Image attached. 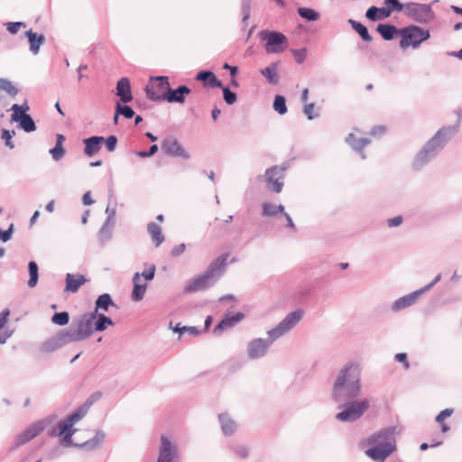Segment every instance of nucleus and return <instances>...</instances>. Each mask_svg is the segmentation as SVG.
Here are the masks:
<instances>
[{"label": "nucleus", "instance_id": "f257e3e1", "mask_svg": "<svg viewBox=\"0 0 462 462\" xmlns=\"http://www.w3.org/2000/svg\"><path fill=\"white\" fill-rule=\"evenodd\" d=\"M362 391L361 368L356 362L346 363L337 373L331 389V400L342 409L335 419L341 422H355L370 407L367 398L357 399Z\"/></svg>", "mask_w": 462, "mask_h": 462}, {"label": "nucleus", "instance_id": "f03ea898", "mask_svg": "<svg viewBox=\"0 0 462 462\" xmlns=\"http://www.w3.org/2000/svg\"><path fill=\"white\" fill-rule=\"evenodd\" d=\"M93 401L88 400L83 405L79 407L74 412L60 420L51 430L49 431L51 437H61V444L65 447H77L93 450L100 446L105 439V433L102 430L96 432L95 436L80 444L74 443L72 436L76 432L73 424L83 419L88 413V409L92 405Z\"/></svg>", "mask_w": 462, "mask_h": 462}, {"label": "nucleus", "instance_id": "7ed1b4c3", "mask_svg": "<svg viewBox=\"0 0 462 462\" xmlns=\"http://www.w3.org/2000/svg\"><path fill=\"white\" fill-rule=\"evenodd\" d=\"M303 311L296 310L289 313L276 327L267 331V338L257 337L250 340L246 346L249 359L258 360L264 357L272 345L278 338L291 331L302 319Z\"/></svg>", "mask_w": 462, "mask_h": 462}, {"label": "nucleus", "instance_id": "20e7f679", "mask_svg": "<svg viewBox=\"0 0 462 462\" xmlns=\"http://www.w3.org/2000/svg\"><path fill=\"white\" fill-rule=\"evenodd\" d=\"M396 429L394 427L383 428L366 438L363 444L368 446L365 450L366 457L374 462H385L397 449Z\"/></svg>", "mask_w": 462, "mask_h": 462}, {"label": "nucleus", "instance_id": "39448f33", "mask_svg": "<svg viewBox=\"0 0 462 462\" xmlns=\"http://www.w3.org/2000/svg\"><path fill=\"white\" fill-rule=\"evenodd\" d=\"M458 131V125L440 128L435 135L417 153L413 167L417 170L426 165L430 160L436 157L446 143Z\"/></svg>", "mask_w": 462, "mask_h": 462}, {"label": "nucleus", "instance_id": "423d86ee", "mask_svg": "<svg viewBox=\"0 0 462 462\" xmlns=\"http://www.w3.org/2000/svg\"><path fill=\"white\" fill-rule=\"evenodd\" d=\"M227 257L228 254H224L215 259L203 273L195 276L186 283L184 292L192 293L213 286L224 273Z\"/></svg>", "mask_w": 462, "mask_h": 462}, {"label": "nucleus", "instance_id": "0eeeda50", "mask_svg": "<svg viewBox=\"0 0 462 462\" xmlns=\"http://www.w3.org/2000/svg\"><path fill=\"white\" fill-rule=\"evenodd\" d=\"M96 312H86L73 319L69 328L59 333V340L61 344L79 342L88 338L94 329Z\"/></svg>", "mask_w": 462, "mask_h": 462}, {"label": "nucleus", "instance_id": "6e6552de", "mask_svg": "<svg viewBox=\"0 0 462 462\" xmlns=\"http://www.w3.org/2000/svg\"><path fill=\"white\" fill-rule=\"evenodd\" d=\"M400 33L402 35L400 42L402 49H407L409 46L417 49L421 42L430 38L429 30L422 29L416 25L407 26L402 29Z\"/></svg>", "mask_w": 462, "mask_h": 462}, {"label": "nucleus", "instance_id": "1a4fd4ad", "mask_svg": "<svg viewBox=\"0 0 462 462\" xmlns=\"http://www.w3.org/2000/svg\"><path fill=\"white\" fill-rule=\"evenodd\" d=\"M168 90H170L169 79L166 76L151 78L145 87L147 97L152 101H162Z\"/></svg>", "mask_w": 462, "mask_h": 462}, {"label": "nucleus", "instance_id": "9d476101", "mask_svg": "<svg viewBox=\"0 0 462 462\" xmlns=\"http://www.w3.org/2000/svg\"><path fill=\"white\" fill-rule=\"evenodd\" d=\"M404 13L412 20L418 23H429L434 16L430 5L407 3Z\"/></svg>", "mask_w": 462, "mask_h": 462}, {"label": "nucleus", "instance_id": "9b49d317", "mask_svg": "<svg viewBox=\"0 0 462 462\" xmlns=\"http://www.w3.org/2000/svg\"><path fill=\"white\" fill-rule=\"evenodd\" d=\"M49 422V420H42L30 425L25 430L16 436L11 447V451L16 449L18 447L29 442L31 439L38 436L44 430Z\"/></svg>", "mask_w": 462, "mask_h": 462}, {"label": "nucleus", "instance_id": "f8f14e48", "mask_svg": "<svg viewBox=\"0 0 462 462\" xmlns=\"http://www.w3.org/2000/svg\"><path fill=\"white\" fill-rule=\"evenodd\" d=\"M262 40H265V51L267 53H281L283 51L282 47L287 42L286 36L276 31H262L260 32Z\"/></svg>", "mask_w": 462, "mask_h": 462}, {"label": "nucleus", "instance_id": "ddd939ff", "mask_svg": "<svg viewBox=\"0 0 462 462\" xmlns=\"http://www.w3.org/2000/svg\"><path fill=\"white\" fill-rule=\"evenodd\" d=\"M286 167L277 165L268 168L265 171L264 178L268 189L275 193H280L283 188V179Z\"/></svg>", "mask_w": 462, "mask_h": 462}, {"label": "nucleus", "instance_id": "4468645a", "mask_svg": "<svg viewBox=\"0 0 462 462\" xmlns=\"http://www.w3.org/2000/svg\"><path fill=\"white\" fill-rule=\"evenodd\" d=\"M162 149L166 154L173 157H181L185 160L190 157L180 143L172 136H168L162 141Z\"/></svg>", "mask_w": 462, "mask_h": 462}, {"label": "nucleus", "instance_id": "2eb2a0df", "mask_svg": "<svg viewBox=\"0 0 462 462\" xmlns=\"http://www.w3.org/2000/svg\"><path fill=\"white\" fill-rule=\"evenodd\" d=\"M178 455L177 447L166 437H161L159 457L157 462H172Z\"/></svg>", "mask_w": 462, "mask_h": 462}, {"label": "nucleus", "instance_id": "dca6fc26", "mask_svg": "<svg viewBox=\"0 0 462 462\" xmlns=\"http://www.w3.org/2000/svg\"><path fill=\"white\" fill-rule=\"evenodd\" d=\"M422 295L421 291L419 290H416L407 295H404L399 299H397L391 306V310L393 312H398L400 310H402L408 307L412 306L417 302L419 298Z\"/></svg>", "mask_w": 462, "mask_h": 462}, {"label": "nucleus", "instance_id": "f3484780", "mask_svg": "<svg viewBox=\"0 0 462 462\" xmlns=\"http://www.w3.org/2000/svg\"><path fill=\"white\" fill-rule=\"evenodd\" d=\"M245 318L244 313L236 312L235 314L227 313L223 319L214 328L215 334H221L224 330L234 328Z\"/></svg>", "mask_w": 462, "mask_h": 462}, {"label": "nucleus", "instance_id": "a211bd4d", "mask_svg": "<svg viewBox=\"0 0 462 462\" xmlns=\"http://www.w3.org/2000/svg\"><path fill=\"white\" fill-rule=\"evenodd\" d=\"M104 142H105L104 136L94 135V136H91L88 138H85L83 140V143L85 145V147H84L85 155H87L88 157L94 156L96 153H97L100 151Z\"/></svg>", "mask_w": 462, "mask_h": 462}, {"label": "nucleus", "instance_id": "6ab92c4d", "mask_svg": "<svg viewBox=\"0 0 462 462\" xmlns=\"http://www.w3.org/2000/svg\"><path fill=\"white\" fill-rule=\"evenodd\" d=\"M190 93V88L186 85H181L176 89L168 90L163 100H167L169 103H183L185 101V95Z\"/></svg>", "mask_w": 462, "mask_h": 462}, {"label": "nucleus", "instance_id": "aec40b11", "mask_svg": "<svg viewBox=\"0 0 462 462\" xmlns=\"http://www.w3.org/2000/svg\"><path fill=\"white\" fill-rule=\"evenodd\" d=\"M116 96L120 97V101L126 104L133 99L131 92L130 81L127 78L120 79L116 83Z\"/></svg>", "mask_w": 462, "mask_h": 462}, {"label": "nucleus", "instance_id": "412c9836", "mask_svg": "<svg viewBox=\"0 0 462 462\" xmlns=\"http://www.w3.org/2000/svg\"><path fill=\"white\" fill-rule=\"evenodd\" d=\"M346 142L348 145L352 147L353 150L357 152L360 154L362 160H365L366 156L363 151V149L370 143V139L368 138H360L356 139L353 133L349 134L346 138Z\"/></svg>", "mask_w": 462, "mask_h": 462}, {"label": "nucleus", "instance_id": "4be33fe9", "mask_svg": "<svg viewBox=\"0 0 462 462\" xmlns=\"http://www.w3.org/2000/svg\"><path fill=\"white\" fill-rule=\"evenodd\" d=\"M66 286L65 291L75 293L79 291L81 285L87 282V279L82 274H66Z\"/></svg>", "mask_w": 462, "mask_h": 462}, {"label": "nucleus", "instance_id": "5701e85b", "mask_svg": "<svg viewBox=\"0 0 462 462\" xmlns=\"http://www.w3.org/2000/svg\"><path fill=\"white\" fill-rule=\"evenodd\" d=\"M26 37L28 38L30 51L33 55H37L40 51V47L45 42V36L43 34H38L32 30H29L25 32Z\"/></svg>", "mask_w": 462, "mask_h": 462}, {"label": "nucleus", "instance_id": "b1692460", "mask_svg": "<svg viewBox=\"0 0 462 462\" xmlns=\"http://www.w3.org/2000/svg\"><path fill=\"white\" fill-rule=\"evenodd\" d=\"M133 283H134V289H133V292H132V299L135 301H140L144 297V294H145L146 289H147V284L145 282H141L139 273H135L134 274Z\"/></svg>", "mask_w": 462, "mask_h": 462}, {"label": "nucleus", "instance_id": "393cba45", "mask_svg": "<svg viewBox=\"0 0 462 462\" xmlns=\"http://www.w3.org/2000/svg\"><path fill=\"white\" fill-rule=\"evenodd\" d=\"M261 74L266 79L270 85L275 86L280 81L278 74V62H273L266 68L261 69Z\"/></svg>", "mask_w": 462, "mask_h": 462}, {"label": "nucleus", "instance_id": "a878e982", "mask_svg": "<svg viewBox=\"0 0 462 462\" xmlns=\"http://www.w3.org/2000/svg\"><path fill=\"white\" fill-rule=\"evenodd\" d=\"M147 230L152 237L154 246L159 247L165 239L162 227L154 222H150L147 225Z\"/></svg>", "mask_w": 462, "mask_h": 462}, {"label": "nucleus", "instance_id": "bb28decb", "mask_svg": "<svg viewBox=\"0 0 462 462\" xmlns=\"http://www.w3.org/2000/svg\"><path fill=\"white\" fill-rule=\"evenodd\" d=\"M196 79L199 81H203L212 88H222V82L217 79L212 71L209 70L199 71L196 76Z\"/></svg>", "mask_w": 462, "mask_h": 462}, {"label": "nucleus", "instance_id": "cd10ccee", "mask_svg": "<svg viewBox=\"0 0 462 462\" xmlns=\"http://www.w3.org/2000/svg\"><path fill=\"white\" fill-rule=\"evenodd\" d=\"M11 120L17 122L19 124V127L26 133H32L36 130V125L32 117L28 114L19 117L16 116H11Z\"/></svg>", "mask_w": 462, "mask_h": 462}, {"label": "nucleus", "instance_id": "c85d7f7f", "mask_svg": "<svg viewBox=\"0 0 462 462\" xmlns=\"http://www.w3.org/2000/svg\"><path fill=\"white\" fill-rule=\"evenodd\" d=\"M390 16V10L385 6L376 7L374 5L366 10L365 17L371 21L383 20Z\"/></svg>", "mask_w": 462, "mask_h": 462}, {"label": "nucleus", "instance_id": "c756f323", "mask_svg": "<svg viewBox=\"0 0 462 462\" xmlns=\"http://www.w3.org/2000/svg\"><path fill=\"white\" fill-rule=\"evenodd\" d=\"M218 419L225 436H231L236 429V422L226 413H220Z\"/></svg>", "mask_w": 462, "mask_h": 462}, {"label": "nucleus", "instance_id": "7c9ffc66", "mask_svg": "<svg viewBox=\"0 0 462 462\" xmlns=\"http://www.w3.org/2000/svg\"><path fill=\"white\" fill-rule=\"evenodd\" d=\"M376 31L380 33L385 41H391L393 39L394 35L398 33V29L396 26L393 24H383L380 23L376 27Z\"/></svg>", "mask_w": 462, "mask_h": 462}, {"label": "nucleus", "instance_id": "2f4dec72", "mask_svg": "<svg viewBox=\"0 0 462 462\" xmlns=\"http://www.w3.org/2000/svg\"><path fill=\"white\" fill-rule=\"evenodd\" d=\"M348 23L359 34L363 41L366 42H372L373 38L369 34L367 28L364 24L353 19H349Z\"/></svg>", "mask_w": 462, "mask_h": 462}, {"label": "nucleus", "instance_id": "473e14b6", "mask_svg": "<svg viewBox=\"0 0 462 462\" xmlns=\"http://www.w3.org/2000/svg\"><path fill=\"white\" fill-rule=\"evenodd\" d=\"M114 301L108 293L101 294L96 300V307L95 310L92 312H96V314L98 312V310H102L104 311H106L109 308V306H113Z\"/></svg>", "mask_w": 462, "mask_h": 462}, {"label": "nucleus", "instance_id": "72a5a7b5", "mask_svg": "<svg viewBox=\"0 0 462 462\" xmlns=\"http://www.w3.org/2000/svg\"><path fill=\"white\" fill-rule=\"evenodd\" d=\"M96 319V322H94L95 331L101 332L106 330L108 326L114 325L113 320L103 313H97Z\"/></svg>", "mask_w": 462, "mask_h": 462}, {"label": "nucleus", "instance_id": "f704fd0d", "mask_svg": "<svg viewBox=\"0 0 462 462\" xmlns=\"http://www.w3.org/2000/svg\"><path fill=\"white\" fill-rule=\"evenodd\" d=\"M28 271L30 274V279L28 281V286L30 288H34L39 280V268L38 264L34 261H31L28 263Z\"/></svg>", "mask_w": 462, "mask_h": 462}, {"label": "nucleus", "instance_id": "c9c22d12", "mask_svg": "<svg viewBox=\"0 0 462 462\" xmlns=\"http://www.w3.org/2000/svg\"><path fill=\"white\" fill-rule=\"evenodd\" d=\"M283 211L284 207L282 204L274 205L268 202L263 204V215L265 217H274Z\"/></svg>", "mask_w": 462, "mask_h": 462}, {"label": "nucleus", "instance_id": "e433bc0d", "mask_svg": "<svg viewBox=\"0 0 462 462\" xmlns=\"http://www.w3.org/2000/svg\"><path fill=\"white\" fill-rule=\"evenodd\" d=\"M10 310L8 309L4 310L0 313V329L3 328L7 323ZM12 336V332L5 331L0 334V344H5L7 339Z\"/></svg>", "mask_w": 462, "mask_h": 462}, {"label": "nucleus", "instance_id": "4c0bfd02", "mask_svg": "<svg viewBox=\"0 0 462 462\" xmlns=\"http://www.w3.org/2000/svg\"><path fill=\"white\" fill-rule=\"evenodd\" d=\"M0 89L5 91L13 97H16L19 93V89L9 79L3 78H0Z\"/></svg>", "mask_w": 462, "mask_h": 462}, {"label": "nucleus", "instance_id": "58836bf2", "mask_svg": "<svg viewBox=\"0 0 462 462\" xmlns=\"http://www.w3.org/2000/svg\"><path fill=\"white\" fill-rule=\"evenodd\" d=\"M298 14L301 18L306 19L307 21H317L319 17L318 12L308 7L298 8Z\"/></svg>", "mask_w": 462, "mask_h": 462}, {"label": "nucleus", "instance_id": "ea45409f", "mask_svg": "<svg viewBox=\"0 0 462 462\" xmlns=\"http://www.w3.org/2000/svg\"><path fill=\"white\" fill-rule=\"evenodd\" d=\"M273 109L279 115H284L287 112L286 99L284 97L277 95L273 101Z\"/></svg>", "mask_w": 462, "mask_h": 462}, {"label": "nucleus", "instance_id": "a19ab883", "mask_svg": "<svg viewBox=\"0 0 462 462\" xmlns=\"http://www.w3.org/2000/svg\"><path fill=\"white\" fill-rule=\"evenodd\" d=\"M113 229L111 226H102L98 231L97 237L101 244H105L112 238Z\"/></svg>", "mask_w": 462, "mask_h": 462}, {"label": "nucleus", "instance_id": "79ce46f5", "mask_svg": "<svg viewBox=\"0 0 462 462\" xmlns=\"http://www.w3.org/2000/svg\"><path fill=\"white\" fill-rule=\"evenodd\" d=\"M385 8L390 10V14L394 12L405 11L406 4H402L399 0H384Z\"/></svg>", "mask_w": 462, "mask_h": 462}, {"label": "nucleus", "instance_id": "37998d69", "mask_svg": "<svg viewBox=\"0 0 462 462\" xmlns=\"http://www.w3.org/2000/svg\"><path fill=\"white\" fill-rule=\"evenodd\" d=\"M51 321L59 326H65L69 321V315L67 311L56 312L52 318Z\"/></svg>", "mask_w": 462, "mask_h": 462}, {"label": "nucleus", "instance_id": "c03bdc74", "mask_svg": "<svg viewBox=\"0 0 462 462\" xmlns=\"http://www.w3.org/2000/svg\"><path fill=\"white\" fill-rule=\"evenodd\" d=\"M116 108L117 109V115H121L126 119H130L134 116V109L127 105H121L120 102H116Z\"/></svg>", "mask_w": 462, "mask_h": 462}, {"label": "nucleus", "instance_id": "a18cd8bd", "mask_svg": "<svg viewBox=\"0 0 462 462\" xmlns=\"http://www.w3.org/2000/svg\"><path fill=\"white\" fill-rule=\"evenodd\" d=\"M223 89V97L225 102L227 105H233L236 102L237 96L235 92L231 91L229 87H223L221 88Z\"/></svg>", "mask_w": 462, "mask_h": 462}, {"label": "nucleus", "instance_id": "49530a36", "mask_svg": "<svg viewBox=\"0 0 462 462\" xmlns=\"http://www.w3.org/2000/svg\"><path fill=\"white\" fill-rule=\"evenodd\" d=\"M65 344H61L59 340V334L57 335L56 338H52L51 340H48L43 345V350L46 352H51L56 350L57 348L64 346Z\"/></svg>", "mask_w": 462, "mask_h": 462}, {"label": "nucleus", "instance_id": "de8ad7c7", "mask_svg": "<svg viewBox=\"0 0 462 462\" xmlns=\"http://www.w3.org/2000/svg\"><path fill=\"white\" fill-rule=\"evenodd\" d=\"M303 113L309 120H313L319 116V113L315 111L314 103L306 104L303 107Z\"/></svg>", "mask_w": 462, "mask_h": 462}, {"label": "nucleus", "instance_id": "09e8293b", "mask_svg": "<svg viewBox=\"0 0 462 462\" xmlns=\"http://www.w3.org/2000/svg\"><path fill=\"white\" fill-rule=\"evenodd\" d=\"M11 110L14 111L11 116H16L19 117L23 116V115H27L26 112L29 110V106L26 102L23 105L14 104L11 107Z\"/></svg>", "mask_w": 462, "mask_h": 462}, {"label": "nucleus", "instance_id": "8fccbe9b", "mask_svg": "<svg viewBox=\"0 0 462 462\" xmlns=\"http://www.w3.org/2000/svg\"><path fill=\"white\" fill-rule=\"evenodd\" d=\"M15 134V132L13 130V131H9L7 129H2V134H1V138L3 140H5V145L9 148V149H14V143H13L12 141V138L13 136Z\"/></svg>", "mask_w": 462, "mask_h": 462}, {"label": "nucleus", "instance_id": "3c124183", "mask_svg": "<svg viewBox=\"0 0 462 462\" xmlns=\"http://www.w3.org/2000/svg\"><path fill=\"white\" fill-rule=\"evenodd\" d=\"M5 25L11 34H16L21 28L26 27V23L23 22H8Z\"/></svg>", "mask_w": 462, "mask_h": 462}, {"label": "nucleus", "instance_id": "603ef678", "mask_svg": "<svg viewBox=\"0 0 462 462\" xmlns=\"http://www.w3.org/2000/svg\"><path fill=\"white\" fill-rule=\"evenodd\" d=\"M49 152L51 154L52 159L56 162L60 161L63 158L65 154V149L63 145L55 144L53 148H51Z\"/></svg>", "mask_w": 462, "mask_h": 462}, {"label": "nucleus", "instance_id": "864d4df0", "mask_svg": "<svg viewBox=\"0 0 462 462\" xmlns=\"http://www.w3.org/2000/svg\"><path fill=\"white\" fill-rule=\"evenodd\" d=\"M241 10L243 14L242 23H245L250 18L251 0H242Z\"/></svg>", "mask_w": 462, "mask_h": 462}, {"label": "nucleus", "instance_id": "5fc2aeb1", "mask_svg": "<svg viewBox=\"0 0 462 462\" xmlns=\"http://www.w3.org/2000/svg\"><path fill=\"white\" fill-rule=\"evenodd\" d=\"M291 53H292L294 59H295V61L298 64H301L306 60L307 49L306 48H301V49H299V50L292 49L291 50Z\"/></svg>", "mask_w": 462, "mask_h": 462}, {"label": "nucleus", "instance_id": "6e6d98bb", "mask_svg": "<svg viewBox=\"0 0 462 462\" xmlns=\"http://www.w3.org/2000/svg\"><path fill=\"white\" fill-rule=\"evenodd\" d=\"M117 141L118 140L116 135H110L106 139H105L104 143L106 144V148L107 152H113L116 150Z\"/></svg>", "mask_w": 462, "mask_h": 462}, {"label": "nucleus", "instance_id": "4d7b16f0", "mask_svg": "<svg viewBox=\"0 0 462 462\" xmlns=\"http://www.w3.org/2000/svg\"><path fill=\"white\" fill-rule=\"evenodd\" d=\"M155 270V265L152 264L147 271H143L142 273H140V278L143 277L146 281H152L154 278Z\"/></svg>", "mask_w": 462, "mask_h": 462}, {"label": "nucleus", "instance_id": "13d9d810", "mask_svg": "<svg viewBox=\"0 0 462 462\" xmlns=\"http://www.w3.org/2000/svg\"><path fill=\"white\" fill-rule=\"evenodd\" d=\"M232 449L241 458H245L248 456V449L245 446H235Z\"/></svg>", "mask_w": 462, "mask_h": 462}, {"label": "nucleus", "instance_id": "bf43d9fd", "mask_svg": "<svg viewBox=\"0 0 462 462\" xmlns=\"http://www.w3.org/2000/svg\"><path fill=\"white\" fill-rule=\"evenodd\" d=\"M452 413H453V409H445L438 414L435 420L438 423H442V422H444V420L446 418L449 417Z\"/></svg>", "mask_w": 462, "mask_h": 462}, {"label": "nucleus", "instance_id": "052dcab7", "mask_svg": "<svg viewBox=\"0 0 462 462\" xmlns=\"http://www.w3.org/2000/svg\"><path fill=\"white\" fill-rule=\"evenodd\" d=\"M441 280V274L439 273L435 276V278L430 282L429 284L425 285L424 287L420 288V291L423 294L424 292L430 291L435 284H437Z\"/></svg>", "mask_w": 462, "mask_h": 462}, {"label": "nucleus", "instance_id": "680f3d73", "mask_svg": "<svg viewBox=\"0 0 462 462\" xmlns=\"http://www.w3.org/2000/svg\"><path fill=\"white\" fill-rule=\"evenodd\" d=\"M115 217H116V208H113L112 213H109V215L107 216V217L103 225L106 226H111V228L113 229L114 225H115Z\"/></svg>", "mask_w": 462, "mask_h": 462}, {"label": "nucleus", "instance_id": "e2e57ef3", "mask_svg": "<svg viewBox=\"0 0 462 462\" xmlns=\"http://www.w3.org/2000/svg\"><path fill=\"white\" fill-rule=\"evenodd\" d=\"M395 360L403 363L405 369L410 367V364L407 360V355L405 353H398L395 355Z\"/></svg>", "mask_w": 462, "mask_h": 462}, {"label": "nucleus", "instance_id": "0e129e2a", "mask_svg": "<svg viewBox=\"0 0 462 462\" xmlns=\"http://www.w3.org/2000/svg\"><path fill=\"white\" fill-rule=\"evenodd\" d=\"M185 249H186V245H185V244L182 243V244H180L179 245H176L175 247H173L171 249V254L172 256L176 257V256L180 255L185 251Z\"/></svg>", "mask_w": 462, "mask_h": 462}, {"label": "nucleus", "instance_id": "69168bd1", "mask_svg": "<svg viewBox=\"0 0 462 462\" xmlns=\"http://www.w3.org/2000/svg\"><path fill=\"white\" fill-rule=\"evenodd\" d=\"M385 132H386L385 126L376 125L371 129L369 134L373 136H375V135H383Z\"/></svg>", "mask_w": 462, "mask_h": 462}, {"label": "nucleus", "instance_id": "338daca9", "mask_svg": "<svg viewBox=\"0 0 462 462\" xmlns=\"http://www.w3.org/2000/svg\"><path fill=\"white\" fill-rule=\"evenodd\" d=\"M402 216H397V217L389 218L387 220L388 226H390V227L398 226H400L402 224Z\"/></svg>", "mask_w": 462, "mask_h": 462}, {"label": "nucleus", "instance_id": "774afa93", "mask_svg": "<svg viewBox=\"0 0 462 462\" xmlns=\"http://www.w3.org/2000/svg\"><path fill=\"white\" fill-rule=\"evenodd\" d=\"M82 202L84 205L86 206H88V205H92L94 203V200L92 199L91 198V193L90 191H87L84 195H83V198H82Z\"/></svg>", "mask_w": 462, "mask_h": 462}]
</instances>
